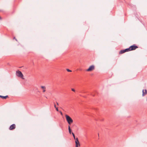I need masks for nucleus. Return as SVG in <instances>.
<instances>
[{"label": "nucleus", "mask_w": 147, "mask_h": 147, "mask_svg": "<svg viewBox=\"0 0 147 147\" xmlns=\"http://www.w3.org/2000/svg\"><path fill=\"white\" fill-rule=\"evenodd\" d=\"M66 120L68 123L70 125L73 122V120L71 118L67 115H65Z\"/></svg>", "instance_id": "1"}, {"label": "nucleus", "mask_w": 147, "mask_h": 147, "mask_svg": "<svg viewBox=\"0 0 147 147\" xmlns=\"http://www.w3.org/2000/svg\"><path fill=\"white\" fill-rule=\"evenodd\" d=\"M16 75L18 76L21 78H22L23 76V75L21 72L20 71H16Z\"/></svg>", "instance_id": "2"}, {"label": "nucleus", "mask_w": 147, "mask_h": 147, "mask_svg": "<svg viewBox=\"0 0 147 147\" xmlns=\"http://www.w3.org/2000/svg\"><path fill=\"white\" fill-rule=\"evenodd\" d=\"M95 69V66L94 65H92L90 66L89 68L86 70L87 71H91L94 70Z\"/></svg>", "instance_id": "3"}, {"label": "nucleus", "mask_w": 147, "mask_h": 147, "mask_svg": "<svg viewBox=\"0 0 147 147\" xmlns=\"http://www.w3.org/2000/svg\"><path fill=\"white\" fill-rule=\"evenodd\" d=\"M76 147H78L80 146V143L78 138L75 139Z\"/></svg>", "instance_id": "4"}, {"label": "nucleus", "mask_w": 147, "mask_h": 147, "mask_svg": "<svg viewBox=\"0 0 147 147\" xmlns=\"http://www.w3.org/2000/svg\"><path fill=\"white\" fill-rule=\"evenodd\" d=\"M129 47L131 51L135 50L136 49L138 48V47L137 46H136L135 45H133Z\"/></svg>", "instance_id": "5"}, {"label": "nucleus", "mask_w": 147, "mask_h": 147, "mask_svg": "<svg viewBox=\"0 0 147 147\" xmlns=\"http://www.w3.org/2000/svg\"><path fill=\"white\" fill-rule=\"evenodd\" d=\"M16 128V125L15 124H13L11 125L9 128V129L10 130H12Z\"/></svg>", "instance_id": "6"}, {"label": "nucleus", "mask_w": 147, "mask_h": 147, "mask_svg": "<svg viewBox=\"0 0 147 147\" xmlns=\"http://www.w3.org/2000/svg\"><path fill=\"white\" fill-rule=\"evenodd\" d=\"M147 93V90H142V95L143 96H145Z\"/></svg>", "instance_id": "7"}, {"label": "nucleus", "mask_w": 147, "mask_h": 147, "mask_svg": "<svg viewBox=\"0 0 147 147\" xmlns=\"http://www.w3.org/2000/svg\"><path fill=\"white\" fill-rule=\"evenodd\" d=\"M40 88L42 90L43 92H45L46 91V88L45 86H41Z\"/></svg>", "instance_id": "8"}, {"label": "nucleus", "mask_w": 147, "mask_h": 147, "mask_svg": "<svg viewBox=\"0 0 147 147\" xmlns=\"http://www.w3.org/2000/svg\"><path fill=\"white\" fill-rule=\"evenodd\" d=\"M8 97V96H3L1 95H0V97L1 98L3 99H6Z\"/></svg>", "instance_id": "9"}, {"label": "nucleus", "mask_w": 147, "mask_h": 147, "mask_svg": "<svg viewBox=\"0 0 147 147\" xmlns=\"http://www.w3.org/2000/svg\"><path fill=\"white\" fill-rule=\"evenodd\" d=\"M126 52L125 51V50L124 49V50H122L120 52H119V54H123L125 52Z\"/></svg>", "instance_id": "10"}, {"label": "nucleus", "mask_w": 147, "mask_h": 147, "mask_svg": "<svg viewBox=\"0 0 147 147\" xmlns=\"http://www.w3.org/2000/svg\"><path fill=\"white\" fill-rule=\"evenodd\" d=\"M68 130L69 134H71V131L69 125L68 126Z\"/></svg>", "instance_id": "11"}, {"label": "nucleus", "mask_w": 147, "mask_h": 147, "mask_svg": "<svg viewBox=\"0 0 147 147\" xmlns=\"http://www.w3.org/2000/svg\"><path fill=\"white\" fill-rule=\"evenodd\" d=\"M125 51L126 52L131 51L129 47L128 48H127V49H125Z\"/></svg>", "instance_id": "12"}, {"label": "nucleus", "mask_w": 147, "mask_h": 147, "mask_svg": "<svg viewBox=\"0 0 147 147\" xmlns=\"http://www.w3.org/2000/svg\"><path fill=\"white\" fill-rule=\"evenodd\" d=\"M72 134L73 136V137L74 138V139L75 140L76 138H75V136L74 134L73 133H72Z\"/></svg>", "instance_id": "13"}, {"label": "nucleus", "mask_w": 147, "mask_h": 147, "mask_svg": "<svg viewBox=\"0 0 147 147\" xmlns=\"http://www.w3.org/2000/svg\"><path fill=\"white\" fill-rule=\"evenodd\" d=\"M66 70L68 72H71V70H69V69H66Z\"/></svg>", "instance_id": "14"}, {"label": "nucleus", "mask_w": 147, "mask_h": 147, "mask_svg": "<svg viewBox=\"0 0 147 147\" xmlns=\"http://www.w3.org/2000/svg\"><path fill=\"white\" fill-rule=\"evenodd\" d=\"M71 90L72 91L75 92V90L74 88H71Z\"/></svg>", "instance_id": "15"}, {"label": "nucleus", "mask_w": 147, "mask_h": 147, "mask_svg": "<svg viewBox=\"0 0 147 147\" xmlns=\"http://www.w3.org/2000/svg\"><path fill=\"white\" fill-rule=\"evenodd\" d=\"M55 109H56V110L57 111H59L58 108L57 107V108H55Z\"/></svg>", "instance_id": "16"}, {"label": "nucleus", "mask_w": 147, "mask_h": 147, "mask_svg": "<svg viewBox=\"0 0 147 147\" xmlns=\"http://www.w3.org/2000/svg\"><path fill=\"white\" fill-rule=\"evenodd\" d=\"M54 107H55V108H57V107H56V105H55V104H54Z\"/></svg>", "instance_id": "17"}, {"label": "nucleus", "mask_w": 147, "mask_h": 147, "mask_svg": "<svg viewBox=\"0 0 147 147\" xmlns=\"http://www.w3.org/2000/svg\"><path fill=\"white\" fill-rule=\"evenodd\" d=\"M56 103H57V105H59V104H58V102H56Z\"/></svg>", "instance_id": "18"}, {"label": "nucleus", "mask_w": 147, "mask_h": 147, "mask_svg": "<svg viewBox=\"0 0 147 147\" xmlns=\"http://www.w3.org/2000/svg\"><path fill=\"white\" fill-rule=\"evenodd\" d=\"M2 20V18L0 16V20Z\"/></svg>", "instance_id": "19"}, {"label": "nucleus", "mask_w": 147, "mask_h": 147, "mask_svg": "<svg viewBox=\"0 0 147 147\" xmlns=\"http://www.w3.org/2000/svg\"><path fill=\"white\" fill-rule=\"evenodd\" d=\"M61 115H62V113L61 112Z\"/></svg>", "instance_id": "20"}, {"label": "nucleus", "mask_w": 147, "mask_h": 147, "mask_svg": "<svg viewBox=\"0 0 147 147\" xmlns=\"http://www.w3.org/2000/svg\"><path fill=\"white\" fill-rule=\"evenodd\" d=\"M14 39H15V37H14Z\"/></svg>", "instance_id": "21"}]
</instances>
